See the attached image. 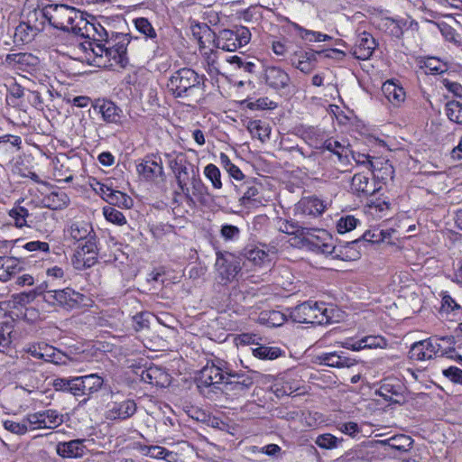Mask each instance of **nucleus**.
<instances>
[{"mask_svg":"<svg viewBox=\"0 0 462 462\" xmlns=\"http://www.w3.org/2000/svg\"><path fill=\"white\" fill-rule=\"evenodd\" d=\"M455 338L452 336L437 337V346L434 350L436 351L437 356H449V354L455 353Z\"/></svg>","mask_w":462,"mask_h":462,"instance_id":"ea45409f","label":"nucleus"},{"mask_svg":"<svg viewBox=\"0 0 462 462\" xmlns=\"http://www.w3.org/2000/svg\"><path fill=\"white\" fill-rule=\"evenodd\" d=\"M46 12L47 21L52 27L71 32L81 14L79 10L67 5H47Z\"/></svg>","mask_w":462,"mask_h":462,"instance_id":"39448f33","label":"nucleus"},{"mask_svg":"<svg viewBox=\"0 0 462 462\" xmlns=\"http://www.w3.org/2000/svg\"><path fill=\"white\" fill-rule=\"evenodd\" d=\"M247 129L254 137L258 138L262 143L266 142L270 138L271 126L264 121H251L248 124Z\"/></svg>","mask_w":462,"mask_h":462,"instance_id":"473e14b6","label":"nucleus"},{"mask_svg":"<svg viewBox=\"0 0 462 462\" xmlns=\"http://www.w3.org/2000/svg\"><path fill=\"white\" fill-rule=\"evenodd\" d=\"M351 189L358 197L367 198L376 191V187L368 176L356 173L352 178Z\"/></svg>","mask_w":462,"mask_h":462,"instance_id":"b1692460","label":"nucleus"},{"mask_svg":"<svg viewBox=\"0 0 462 462\" xmlns=\"http://www.w3.org/2000/svg\"><path fill=\"white\" fill-rule=\"evenodd\" d=\"M42 411L28 414L23 418L24 424H26L27 431L34 430L37 429H45V422L42 419Z\"/></svg>","mask_w":462,"mask_h":462,"instance_id":"5fc2aeb1","label":"nucleus"},{"mask_svg":"<svg viewBox=\"0 0 462 462\" xmlns=\"http://www.w3.org/2000/svg\"><path fill=\"white\" fill-rule=\"evenodd\" d=\"M360 238L361 243L368 242L374 244L385 241V236L383 233V229L380 228H373L370 230H366Z\"/></svg>","mask_w":462,"mask_h":462,"instance_id":"680f3d73","label":"nucleus"},{"mask_svg":"<svg viewBox=\"0 0 462 462\" xmlns=\"http://www.w3.org/2000/svg\"><path fill=\"white\" fill-rule=\"evenodd\" d=\"M192 194L190 196L194 201H198L200 205L206 206L208 203V189L199 178H193L191 181Z\"/></svg>","mask_w":462,"mask_h":462,"instance_id":"f704fd0d","label":"nucleus"},{"mask_svg":"<svg viewBox=\"0 0 462 462\" xmlns=\"http://www.w3.org/2000/svg\"><path fill=\"white\" fill-rule=\"evenodd\" d=\"M42 419L45 422V429H52L60 425L63 421L62 415L55 410H46L42 411Z\"/></svg>","mask_w":462,"mask_h":462,"instance_id":"052dcab7","label":"nucleus"},{"mask_svg":"<svg viewBox=\"0 0 462 462\" xmlns=\"http://www.w3.org/2000/svg\"><path fill=\"white\" fill-rule=\"evenodd\" d=\"M133 22L136 30L140 33L143 34L147 39L156 42L157 33L147 18L138 17L135 18Z\"/></svg>","mask_w":462,"mask_h":462,"instance_id":"37998d69","label":"nucleus"},{"mask_svg":"<svg viewBox=\"0 0 462 462\" xmlns=\"http://www.w3.org/2000/svg\"><path fill=\"white\" fill-rule=\"evenodd\" d=\"M229 365L222 359H216L208 363L199 372L198 377L199 387H214L220 389L223 387L226 376H227Z\"/></svg>","mask_w":462,"mask_h":462,"instance_id":"0eeeda50","label":"nucleus"},{"mask_svg":"<svg viewBox=\"0 0 462 462\" xmlns=\"http://www.w3.org/2000/svg\"><path fill=\"white\" fill-rule=\"evenodd\" d=\"M289 310L293 322L323 325L332 321L328 309L324 302L305 301Z\"/></svg>","mask_w":462,"mask_h":462,"instance_id":"20e7f679","label":"nucleus"},{"mask_svg":"<svg viewBox=\"0 0 462 462\" xmlns=\"http://www.w3.org/2000/svg\"><path fill=\"white\" fill-rule=\"evenodd\" d=\"M259 189L255 186H246L243 195L239 198V204L245 208H250L253 206L259 204L260 199H257Z\"/></svg>","mask_w":462,"mask_h":462,"instance_id":"79ce46f5","label":"nucleus"},{"mask_svg":"<svg viewBox=\"0 0 462 462\" xmlns=\"http://www.w3.org/2000/svg\"><path fill=\"white\" fill-rule=\"evenodd\" d=\"M215 266L221 278L226 281L235 278L241 270L240 262L232 254L217 253Z\"/></svg>","mask_w":462,"mask_h":462,"instance_id":"4468645a","label":"nucleus"},{"mask_svg":"<svg viewBox=\"0 0 462 462\" xmlns=\"http://www.w3.org/2000/svg\"><path fill=\"white\" fill-rule=\"evenodd\" d=\"M353 160L357 165L364 166L368 169L374 176L378 170L379 158H372L368 154L356 152L352 150L350 161Z\"/></svg>","mask_w":462,"mask_h":462,"instance_id":"c9c22d12","label":"nucleus"},{"mask_svg":"<svg viewBox=\"0 0 462 462\" xmlns=\"http://www.w3.org/2000/svg\"><path fill=\"white\" fill-rule=\"evenodd\" d=\"M166 377V374L162 372L158 367H150L142 373V380L144 383L153 385H163V382H161L160 377Z\"/></svg>","mask_w":462,"mask_h":462,"instance_id":"09e8293b","label":"nucleus"},{"mask_svg":"<svg viewBox=\"0 0 462 462\" xmlns=\"http://www.w3.org/2000/svg\"><path fill=\"white\" fill-rule=\"evenodd\" d=\"M324 151L329 152L336 156L337 162L342 167L350 165V155L352 154V146L347 142H339L333 137L328 138V143L325 145Z\"/></svg>","mask_w":462,"mask_h":462,"instance_id":"f3484780","label":"nucleus"},{"mask_svg":"<svg viewBox=\"0 0 462 462\" xmlns=\"http://www.w3.org/2000/svg\"><path fill=\"white\" fill-rule=\"evenodd\" d=\"M383 443L399 451H408L412 447L413 439L408 435L400 434L383 440Z\"/></svg>","mask_w":462,"mask_h":462,"instance_id":"4c0bfd02","label":"nucleus"},{"mask_svg":"<svg viewBox=\"0 0 462 462\" xmlns=\"http://www.w3.org/2000/svg\"><path fill=\"white\" fill-rule=\"evenodd\" d=\"M318 359L320 364L336 368H349L356 364V359L346 356L344 352L325 353L319 356Z\"/></svg>","mask_w":462,"mask_h":462,"instance_id":"5701e85b","label":"nucleus"},{"mask_svg":"<svg viewBox=\"0 0 462 462\" xmlns=\"http://www.w3.org/2000/svg\"><path fill=\"white\" fill-rule=\"evenodd\" d=\"M301 137L310 146L321 152L324 151L329 138L327 137L323 129L315 126H308L302 129Z\"/></svg>","mask_w":462,"mask_h":462,"instance_id":"412c9836","label":"nucleus"},{"mask_svg":"<svg viewBox=\"0 0 462 462\" xmlns=\"http://www.w3.org/2000/svg\"><path fill=\"white\" fill-rule=\"evenodd\" d=\"M219 160L221 166L231 178L236 180H242L245 178V174L242 171L230 161L229 157L225 152L220 153Z\"/></svg>","mask_w":462,"mask_h":462,"instance_id":"a18cd8bd","label":"nucleus"},{"mask_svg":"<svg viewBox=\"0 0 462 462\" xmlns=\"http://www.w3.org/2000/svg\"><path fill=\"white\" fill-rule=\"evenodd\" d=\"M143 455L156 459H168V457L172 454L165 448L160 446H143L141 448Z\"/></svg>","mask_w":462,"mask_h":462,"instance_id":"3c124183","label":"nucleus"},{"mask_svg":"<svg viewBox=\"0 0 462 462\" xmlns=\"http://www.w3.org/2000/svg\"><path fill=\"white\" fill-rule=\"evenodd\" d=\"M74 242L79 243L75 251V264L78 269L90 268L97 262V236L90 223L73 222L66 230Z\"/></svg>","mask_w":462,"mask_h":462,"instance_id":"f257e3e1","label":"nucleus"},{"mask_svg":"<svg viewBox=\"0 0 462 462\" xmlns=\"http://www.w3.org/2000/svg\"><path fill=\"white\" fill-rule=\"evenodd\" d=\"M204 174L214 189H220L223 187L220 170L215 164H208L204 169Z\"/></svg>","mask_w":462,"mask_h":462,"instance_id":"8fccbe9b","label":"nucleus"},{"mask_svg":"<svg viewBox=\"0 0 462 462\" xmlns=\"http://www.w3.org/2000/svg\"><path fill=\"white\" fill-rule=\"evenodd\" d=\"M46 6L42 9H33L26 14L24 23L32 29L39 33L44 29L45 21H47Z\"/></svg>","mask_w":462,"mask_h":462,"instance_id":"c756f323","label":"nucleus"},{"mask_svg":"<svg viewBox=\"0 0 462 462\" xmlns=\"http://www.w3.org/2000/svg\"><path fill=\"white\" fill-rule=\"evenodd\" d=\"M376 171H382L381 175H376L377 178H381L382 180L393 179L394 170L388 160L379 158L378 170Z\"/></svg>","mask_w":462,"mask_h":462,"instance_id":"69168bd1","label":"nucleus"},{"mask_svg":"<svg viewBox=\"0 0 462 462\" xmlns=\"http://www.w3.org/2000/svg\"><path fill=\"white\" fill-rule=\"evenodd\" d=\"M342 442V439H338L332 434L325 433L319 435L315 440V444L320 448L333 449L337 448V444Z\"/></svg>","mask_w":462,"mask_h":462,"instance_id":"864d4df0","label":"nucleus"},{"mask_svg":"<svg viewBox=\"0 0 462 462\" xmlns=\"http://www.w3.org/2000/svg\"><path fill=\"white\" fill-rule=\"evenodd\" d=\"M219 233H220V236L226 242H236L240 237L241 230L236 226L230 225V224H224L221 226Z\"/></svg>","mask_w":462,"mask_h":462,"instance_id":"6e6d98bb","label":"nucleus"},{"mask_svg":"<svg viewBox=\"0 0 462 462\" xmlns=\"http://www.w3.org/2000/svg\"><path fill=\"white\" fill-rule=\"evenodd\" d=\"M104 379L97 374L68 378H56L52 386L56 391L69 393L79 398L83 397V402L88 401L103 386Z\"/></svg>","mask_w":462,"mask_h":462,"instance_id":"f03ea898","label":"nucleus"},{"mask_svg":"<svg viewBox=\"0 0 462 462\" xmlns=\"http://www.w3.org/2000/svg\"><path fill=\"white\" fill-rule=\"evenodd\" d=\"M221 391L231 398L245 395L254 383L255 374L253 371H234L230 366Z\"/></svg>","mask_w":462,"mask_h":462,"instance_id":"423d86ee","label":"nucleus"},{"mask_svg":"<svg viewBox=\"0 0 462 462\" xmlns=\"http://www.w3.org/2000/svg\"><path fill=\"white\" fill-rule=\"evenodd\" d=\"M325 208L323 201L314 197L304 198L298 204V208L309 216H319L324 212Z\"/></svg>","mask_w":462,"mask_h":462,"instance_id":"c85d7f7f","label":"nucleus"},{"mask_svg":"<svg viewBox=\"0 0 462 462\" xmlns=\"http://www.w3.org/2000/svg\"><path fill=\"white\" fill-rule=\"evenodd\" d=\"M110 198L107 201L110 205L117 206L123 208H131L133 206V199L119 190H113L110 192Z\"/></svg>","mask_w":462,"mask_h":462,"instance_id":"de8ad7c7","label":"nucleus"},{"mask_svg":"<svg viewBox=\"0 0 462 462\" xmlns=\"http://www.w3.org/2000/svg\"><path fill=\"white\" fill-rule=\"evenodd\" d=\"M103 214L106 219L113 224L123 226L126 223L124 214L111 206L104 207Z\"/></svg>","mask_w":462,"mask_h":462,"instance_id":"13d9d810","label":"nucleus"},{"mask_svg":"<svg viewBox=\"0 0 462 462\" xmlns=\"http://www.w3.org/2000/svg\"><path fill=\"white\" fill-rule=\"evenodd\" d=\"M258 320L267 327H280L287 320V315L279 310H264L260 313Z\"/></svg>","mask_w":462,"mask_h":462,"instance_id":"2f4dec72","label":"nucleus"},{"mask_svg":"<svg viewBox=\"0 0 462 462\" xmlns=\"http://www.w3.org/2000/svg\"><path fill=\"white\" fill-rule=\"evenodd\" d=\"M241 255L252 262L254 265H262L266 262H270L269 254L263 249H261L254 245H248L243 249Z\"/></svg>","mask_w":462,"mask_h":462,"instance_id":"7c9ffc66","label":"nucleus"},{"mask_svg":"<svg viewBox=\"0 0 462 462\" xmlns=\"http://www.w3.org/2000/svg\"><path fill=\"white\" fill-rule=\"evenodd\" d=\"M248 107L251 110H272L277 107V104L268 97H260L254 102H250Z\"/></svg>","mask_w":462,"mask_h":462,"instance_id":"0e129e2a","label":"nucleus"},{"mask_svg":"<svg viewBox=\"0 0 462 462\" xmlns=\"http://www.w3.org/2000/svg\"><path fill=\"white\" fill-rule=\"evenodd\" d=\"M137 171L146 180H152L161 176L163 172L162 162H157L152 158H145L137 165Z\"/></svg>","mask_w":462,"mask_h":462,"instance_id":"a878e982","label":"nucleus"},{"mask_svg":"<svg viewBox=\"0 0 462 462\" xmlns=\"http://www.w3.org/2000/svg\"><path fill=\"white\" fill-rule=\"evenodd\" d=\"M251 39V32L245 26L220 31L215 39V46L226 51H236L245 46Z\"/></svg>","mask_w":462,"mask_h":462,"instance_id":"6e6552de","label":"nucleus"},{"mask_svg":"<svg viewBox=\"0 0 462 462\" xmlns=\"http://www.w3.org/2000/svg\"><path fill=\"white\" fill-rule=\"evenodd\" d=\"M4 428L16 435H24L27 433V428L26 424H24L23 420L22 419L21 421H14L12 420H5L3 422Z\"/></svg>","mask_w":462,"mask_h":462,"instance_id":"e2e57ef3","label":"nucleus"},{"mask_svg":"<svg viewBox=\"0 0 462 462\" xmlns=\"http://www.w3.org/2000/svg\"><path fill=\"white\" fill-rule=\"evenodd\" d=\"M360 221L354 216L341 217L337 223V230L339 234H345L355 229Z\"/></svg>","mask_w":462,"mask_h":462,"instance_id":"bf43d9fd","label":"nucleus"},{"mask_svg":"<svg viewBox=\"0 0 462 462\" xmlns=\"http://www.w3.org/2000/svg\"><path fill=\"white\" fill-rule=\"evenodd\" d=\"M95 24L96 22L88 21L83 14L81 13L80 17L79 18V22L77 24H74L73 33L76 35H80L84 38H88L94 42L95 38Z\"/></svg>","mask_w":462,"mask_h":462,"instance_id":"72a5a7b5","label":"nucleus"},{"mask_svg":"<svg viewBox=\"0 0 462 462\" xmlns=\"http://www.w3.org/2000/svg\"><path fill=\"white\" fill-rule=\"evenodd\" d=\"M43 361L52 363L54 365H68L69 357L60 350L46 344Z\"/></svg>","mask_w":462,"mask_h":462,"instance_id":"e433bc0d","label":"nucleus"},{"mask_svg":"<svg viewBox=\"0 0 462 462\" xmlns=\"http://www.w3.org/2000/svg\"><path fill=\"white\" fill-rule=\"evenodd\" d=\"M439 314L442 318L450 321L459 322L462 320V306L450 295L444 294L441 300Z\"/></svg>","mask_w":462,"mask_h":462,"instance_id":"4be33fe9","label":"nucleus"},{"mask_svg":"<svg viewBox=\"0 0 462 462\" xmlns=\"http://www.w3.org/2000/svg\"><path fill=\"white\" fill-rule=\"evenodd\" d=\"M116 43L111 45L109 42L108 45L113 47L116 51H118V53L121 54V56H123V58H127L126 57V50H127V45L130 42L128 35L123 34V33L116 34Z\"/></svg>","mask_w":462,"mask_h":462,"instance_id":"338daca9","label":"nucleus"},{"mask_svg":"<svg viewBox=\"0 0 462 462\" xmlns=\"http://www.w3.org/2000/svg\"><path fill=\"white\" fill-rule=\"evenodd\" d=\"M320 53L313 50L294 51L290 58L291 64L303 73H310L316 67V56Z\"/></svg>","mask_w":462,"mask_h":462,"instance_id":"6ab92c4d","label":"nucleus"},{"mask_svg":"<svg viewBox=\"0 0 462 462\" xmlns=\"http://www.w3.org/2000/svg\"><path fill=\"white\" fill-rule=\"evenodd\" d=\"M439 345L437 344V337H430L427 339L420 340L412 344L410 350V357L418 361L429 360L436 357L434 350Z\"/></svg>","mask_w":462,"mask_h":462,"instance_id":"dca6fc26","label":"nucleus"},{"mask_svg":"<svg viewBox=\"0 0 462 462\" xmlns=\"http://www.w3.org/2000/svg\"><path fill=\"white\" fill-rule=\"evenodd\" d=\"M87 297L71 288L52 290L44 294V301L51 306H59L66 310L78 309L87 305Z\"/></svg>","mask_w":462,"mask_h":462,"instance_id":"1a4fd4ad","label":"nucleus"},{"mask_svg":"<svg viewBox=\"0 0 462 462\" xmlns=\"http://www.w3.org/2000/svg\"><path fill=\"white\" fill-rule=\"evenodd\" d=\"M93 109L101 115L106 124L121 125L124 118L123 110L108 99H96L92 102Z\"/></svg>","mask_w":462,"mask_h":462,"instance_id":"ddd939ff","label":"nucleus"},{"mask_svg":"<svg viewBox=\"0 0 462 462\" xmlns=\"http://www.w3.org/2000/svg\"><path fill=\"white\" fill-rule=\"evenodd\" d=\"M112 401L108 402L105 417L109 420H125L133 417L136 411L137 405L132 399H125L119 401L117 393H112Z\"/></svg>","mask_w":462,"mask_h":462,"instance_id":"9d476101","label":"nucleus"},{"mask_svg":"<svg viewBox=\"0 0 462 462\" xmlns=\"http://www.w3.org/2000/svg\"><path fill=\"white\" fill-rule=\"evenodd\" d=\"M253 355L259 359L273 360L279 357L282 351L279 347L267 346L258 343L256 347L252 348Z\"/></svg>","mask_w":462,"mask_h":462,"instance_id":"a19ab883","label":"nucleus"},{"mask_svg":"<svg viewBox=\"0 0 462 462\" xmlns=\"http://www.w3.org/2000/svg\"><path fill=\"white\" fill-rule=\"evenodd\" d=\"M445 113L448 118L458 125H462V103L459 101H448L445 106Z\"/></svg>","mask_w":462,"mask_h":462,"instance_id":"49530a36","label":"nucleus"},{"mask_svg":"<svg viewBox=\"0 0 462 462\" xmlns=\"http://www.w3.org/2000/svg\"><path fill=\"white\" fill-rule=\"evenodd\" d=\"M38 33L34 32L32 27H29L24 22H21L16 26L14 32L15 42L28 43L32 42Z\"/></svg>","mask_w":462,"mask_h":462,"instance_id":"c03bdc74","label":"nucleus"},{"mask_svg":"<svg viewBox=\"0 0 462 462\" xmlns=\"http://www.w3.org/2000/svg\"><path fill=\"white\" fill-rule=\"evenodd\" d=\"M422 68L426 69L427 74L442 75L448 70V63L436 57H428L423 60Z\"/></svg>","mask_w":462,"mask_h":462,"instance_id":"58836bf2","label":"nucleus"},{"mask_svg":"<svg viewBox=\"0 0 462 462\" xmlns=\"http://www.w3.org/2000/svg\"><path fill=\"white\" fill-rule=\"evenodd\" d=\"M22 270L18 259L14 257H0V281L6 282Z\"/></svg>","mask_w":462,"mask_h":462,"instance_id":"cd10ccee","label":"nucleus"},{"mask_svg":"<svg viewBox=\"0 0 462 462\" xmlns=\"http://www.w3.org/2000/svg\"><path fill=\"white\" fill-rule=\"evenodd\" d=\"M204 87L205 76L187 67L174 71L167 82L169 92L176 98L189 97L196 92L202 91Z\"/></svg>","mask_w":462,"mask_h":462,"instance_id":"7ed1b4c3","label":"nucleus"},{"mask_svg":"<svg viewBox=\"0 0 462 462\" xmlns=\"http://www.w3.org/2000/svg\"><path fill=\"white\" fill-rule=\"evenodd\" d=\"M280 230L289 235L304 236L310 229L300 226L297 222L285 220L280 226Z\"/></svg>","mask_w":462,"mask_h":462,"instance_id":"4d7b16f0","label":"nucleus"},{"mask_svg":"<svg viewBox=\"0 0 462 462\" xmlns=\"http://www.w3.org/2000/svg\"><path fill=\"white\" fill-rule=\"evenodd\" d=\"M382 89L386 98L394 106H400L406 98L403 88L394 80L384 82Z\"/></svg>","mask_w":462,"mask_h":462,"instance_id":"393cba45","label":"nucleus"},{"mask_svg":"<svg viewBox=\"0 0 462 462\" xmlns=\"http://www.w3.org/2000/svg\"><path fill=\"white\" fill-rule=\"evenodd\" d=\"M263 79L265 84L275 91H282V93L290 91L291 78L289 74L280 67H266Z\"/></svg>","mask_w":462,"mask_h":462,"instance_id":"f8f14e48","label":"nucleus"},{"mask_svg":"<svg viewBox=\"0 0 462 462\" xmlns=\"http://www.w3.org/2000/svg\"><path fill=\"white\" fill-rule=\"evenodd\" d=\"M360 243L361 238H356L355 240L346 242L344 245H338L337 256H334V258H337L343 261H354L358 259L361 255L359 251Z\"/></svg>","mask_w":462,"mask_h":462,"instance_id":"bb28decb","label":"nucleus"},{"mask_svg":"<svg viewBox=\"0 0 462 462\" xmlns=\"http://www.w3.org/2000/svg\"><path fill=\"white\" fill-rule=\"evenodd\" d=\"M171 168L175 174L180 191H175L176 194L182 193L186 201L189 206H195V201L190 196L189 188L187 187V181L189 180V169L188 162L185 160H175L171 162Z\"/></svg>","mask_w":462,"mask_h":462,"instance_id":"2eb2a0df","label":"nucleus"},{"mask_svg":"<svg viewBox=\"0 0 462 462\" xmlns=\"http://www.w3.org/2000/svg\"><path fill=\"white\" fill-rule=\"evenodd\" d=\"M443 375L454 383L462 384V369L449 366L442 371Z\"/></svg>","mask_w":462,"mask_h":462,"instance_id":"774afa93","label":"nucleus"},{"mask_svg":"<svg viewBox=\"0 0 462 462\" xmlns=\"http://www.w3.org/2000/svg\"><path fill=\"white\" fill-rule=\"evenodd\" d=\"M85 439H77L67 442H59L56 446V452L59 456L65 458H80L88 451L84 445Z\"/></svg>","mask_w":462,"mask_h":462,"instance_id":"aec40b11","label":"nucleus"},{"mask_svg":"<svg viewBox=\"0 0 462 462\" xmlns=\"http://www.w3.org/2000/svg\"><path fill=\"white\" fill-rule=\"evenodd\" d=\"M376 46L374 38L370 33L364 32L358 35L351 52L356 59L365 60L372 56Z\"/></svg>","mask_w":462,"mask_h":462,"instance_id":"a211bd4d","label":"nucleus"},{"mask_svg":"<svg viewBox=\"0 0 462 462\" xmlns=\"http://www.w3.org/2000/svg\"><path fill=\"white\" fill-rule=\"evenodd\" d=\"M105 58H106L107 61L110 63L106 64V62H104L103 66L119 65L120 67L124 68L127 64V58H123V56H121V54L118 53V51H116L113 47L109 45L106 47Z\"/></svg>","mask_w":462,"mask_h":462,"instance_id":"603ef678","label":"nucleus"},{"mask_svg":"<svg viewBox=\"0 0 462 462\" xmlns=\"http://www.w3.org/2000/svg\"><path fill=\"white\" fill-rule=\"evenodd\" d=\"M378 393L385 401L396 404H404L407 401L406 387L396 378L385 379L378 390Z\"/></svg>","mask_w":462,"mask_h":462,"instance_id":"9b49d317","label":"nucleus"}]
</instances>
